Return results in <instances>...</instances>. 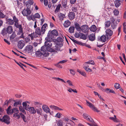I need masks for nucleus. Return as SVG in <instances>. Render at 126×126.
I'll return each mask as SVG.
<instances>
[{"instance_id":"obj_58","label":"nucleus","mask_w":126,"mask_h":126,"mask_svg":"<svg viewBox=\"0 0 126 126\" xmlns=\"http://www.w3.org/2000/svg\"><path fill=\"white\" fill-rule=\"evenodd\" d=\"M66 82L68 83V84L69 85H71V86H73V85L72 84V82L70 80H67L66 81Z\"/></svg>"},{"instance_id":"obj_6","label":"nucleus","mask_w":126,"mask_h":126,"mask_svg":"<svg viewBox=\"0 0 126 126\" xmlns=\"http://www.w3.org/2000/svg\"><path fill=\"white\" fill-rule=\"evenodd\" d=\"M22 14L24 16H27L28 15H30L32 13V11L27 7L26 8H24L22 11Z\"/></svg>"},{"instance_id":"obj_34","label":"nucleus","mask_w":126,"mask_h":126,"mask_svg":"<svg viewBox=\"0 0 126 126\" xmlns=\"http://www.w3.org/2000/svg\"><path fill=\"white\" fill-rule=\"evenodd\" d=\"M75 30V27L74 26L70 27L68 31L70 33H72L74 32Z\"/></svg>"},{"instance_id":"obj_18","label":"nucleus","mask_w":126,"mask_h":126,"mask_svg":"<svg viewBox=\"0 0 126 126\" xmlns=\"http://www.w3.org/2000/svg\"><path fill=\"white\" fill-rule=\"evenodd\" d=\"M88 37L89 40L91 41H93L95 39V35L94 34H90L88 36Z\"/></svg>"},{"instance_id":"obj_48","label":"nucleus","mask_w":126,"mask_h":126,"mask_svg":"<svg viewBox=\"0 0 126 126\" xmlns=\"http://www.w3.org/2000/svg\"><path fill=\"white\" fill-rule=\"evenodd\" d=\"M50 107L51 109H54L56 110H58V107L54 105H51L50 106Z\"/></svg>"},{"instance_id":"obj_41","label":"nucleus","mask_w":126,"mask_h":126,"mask_svg":"<svg viewBox=\"0 0 126 126\" xmlns=\"http://www.w3.org/2000/svg\"><path fill=\"white\" fill-rule=\"evenodd\" d=\"M72 12L74 13H77V7H72L71 8Z\"/></svg>"},{"instance_id":"obj_31","label":"nucleus","mask_w":126,"mask_h":126,"mask_svg":"<svg viewBox=\"0 0 126 126\" xmlns=\"http://www.w3.org/2000/svg\"><path fill=\"white\" fill-rule=\"evenodd\" d=\"M16 37V34L15 32L14 31L10 37V39L11 40H12Z\"/></svg>"},{"instance_id":"obj_24","label":"nucleus","mask_w":126,"mask_h":126,"mask_svg":"<svg viewBox=\"0 0 126 126\" xmlns=\"http://www.w3.org/2000/svg\"><path fill=\"white\" fill-rule=\"evenodd\" d=\"M71 24L70 22L68 20H67L65 21L64 23L63 24L64 26L65 27H67Z\"/></svg>"},{"instance_id":"obj_11","label":"nucleus","mask_w":126,"mask_h":126,"mask_svg":"<svg viewBox=\"0 0 126 126\" xmlns=\"http://www.w3.org/2000/svg\"><path fill=\"white\" fill-rule=\"evenodd\" d=\"M68 17L70 20H72L75 18V13L72 12L70 11L68 15Z\"/></svg>"},{"instance_id":"obj_63","label":"nucleus","mask_w":126,"mask_h":126,"mask_svg":"<svg viewBox=\"0 0 126 126\" xmlns=\"http://www.w3.org/2000/svg\"><path fill=\"white\" fill-rule=\"evenodd\" d=\"M80 74L84 77H86V73L83 71H81V72Z\"/></svg>"},{"instance_id":"obj_19","label":"nucleus","mask_w":126,"mask_h":126,"mask_svg":"<svg viewBox=\"0 0 126 126\" xmlns=\"http://www.w3.org/2000/svg\"><path fill=\"white\" fill-rule=\"evenodd\" d=\"M6 23L9 25H12L14 24V23L13 20L10 18H6Z\"/></svg>"},{"instance_id":"obj_38","label":"nucleus","mask_w":126,"mask_h":126,"mask_svg":"<svg viewBox=\"0 0 126 126\" xmlns=\"http://www.w3.org/2000/svg\"><path fill=\"white\" fill-rule=\"evenodd\" d=\"M11 106H10L7 108L6 110L7 113L8 114H10L11 112V110L10 109L11 108Z\"/></svg>"},{"instance_id":"obj_2","label":"nucleus","mask_w":126,"mask_h":126,"mask_svg":"<svg viewBox=\"0 0 126 126\" xmlns=\"http://www.w3.org/2000/svg\"><path fill=\"white\" fill-rule=\"evenodd\" d=\"M13 27L11 26H8L7 28L5 27L3 29L0 33L3 36H6L7 33L11 34L13 32Z\"/></svg>"},{"instance_id":"obj_25","label":"nucleus","mask_w":126,"mask_h":126,"mask_svg":"<svg viewBox=\"0 0 126 126\" xmlns=\"http://www.w3.org/2000/svg\"><path fill=\"white\" fill-rule=\"evenodd\" d=\"M58 17L59 19L62 21L63 20V18L65 17V15L61 13H60L58 15Z\"/></svg>"},{"instance_id":"obj_23","label":"nucleus","mask_w":126,"mask_h":126,"mask_svg":"<svg viewBox=\"0 0 126 126\" xmlns=\"http://www.w3.org/2000/svg\"><path fill=\"white\" fill-rule=\"evenodd\" d=\"M106 34L109 35L110 36H111L113 34V31L110 29H107L106 31Z\"/></svg>"},{"instance_id":"obj_7","label":"nucleus","mask_w":126,"mask_h":126,"mask_svg":"<svg viewBox=\"0 0 126 126\" xmlns=\"http://www.w3.org/2000/svg\"><path fill=\"white\" fill-rule=\"evenodd\" d=\"M33 50V48L32 46V45H29L27 46L24 51L28 53L32 52Z\"/></svg>"},{"instance_id":"obj_53","label":"nucleus","mask_w":126,"mask_h":126,"mask_svg":"<svg viewBox=\"0 0 126 126\" xmlns=\"http://www.w3.org/2000/svg\"><path fill=\"white\" fill-rule=\"evenodd\" d=\"M76 43L78 44L79 45H81L83 46L85 45V43H83L81 42H78L77 41V42H76Z\"/></svg>"},{"instance_id":"obj_3","label":"nucleus","mask_w":126,"mask_h":126,"mask_svg":"<svg viewBox=\"0 0 126 126\" xmlns=\"http://www.w3.org/2000/svg\"><path fill=\"white\" fill-rule=\"evenodd\" d=\"M58 35V32L56 30H54L52 31L49 30L47 34V36L49 37L54 38V36H57Z\"/></svg>"},{"instance_id":"obj_33","label":"nucleus","mask_w":126,"mask_h":126,"mask_svg":"<svg viewBox=\"0 0 126 126\" xmlns=\"http://www.w3.org/2000/svg\"><path fill=\"white\" fill-rule=\"evenodd\" d=\"M36 112L38 114H39L40 115H41V114L42 110L41 108H39L37 109H36Z\"/></svg>"},{"instance_id":"obj_36","label":"nucleus","mask_w":126,"mask_h":126,"mask_svg":"<svg viewBox=\"0 0 126 126\" xmlns=\"http://www.w3.org/2000/svg\"><path fill=\"white\" fill-rule=\"evenodd\" d=\"M51 47H47L46 50L49 52H54L55 51V50L51 48Z\"/></svg>"},{"instance_id":"obj_12","label":"nucleus","mask_w":126,"mask_h":126,"mask_svg":"<svg viewBox=\"0 0 126 126\" xmlns=\"http://www.w3.org/2000/svg\"><path fill=\"white\" fill-rule=\"evenodd\" d=\"M67 2L66 0L62 1L61 8L64 9H67L68 7V6L67 5Z\"/></svg>"},{"instance_id":"obj_14","label":"nucleus","mask_w":126,"mask_h":126,"mask_svg":"<svg viewBox=\"0 0 126 126\" xmlns=\"http://www.w3.org/2000/svg\"><path fill=\"white\" fill-rule=\"evenodd\" d=\"M42 108L44 111L46 113L50 112V110L47 105H43L42 106Z\"/></svg>"},{"instance_id":"obj_32","label":"nucleus","mask_w":126,"mask_h":126,"mask_svg":"<svg viewBox=\"0 0 126 126\" xmlns=\"http://www.w3.org/2000/svg\"><path fill=\"white\" fill-rule=\"evenodd\" d=\"M92 121H90V122H92V124H90L89 123H87V124L90 126H98L97 125L95 124V123L94 122V121L92 119V120H91Z\"/></svg>"},{"instance_id":"obj_13","label":"nucleus","mask_w":126,"mask_h":126,"mask_svg":"<svg viewBox=\"0 0 126 126\" xmlns=\"http://www.w3.org/2000/svg\"><path fill=\"white\" fill-rule=\"evenodd\" d=\"M25 43L23 40H21L19 41L17 44L18 48L21 49L25 45Z\"/></svg>"},{"instance_id":"obj_62","label":"nucleus","mask_w":126,"mask_h":126,"mask_svg":"<svg viewBox=\"0 0 126 126\" xmlns=\"http://www.w3.org/2000/svg\"><path fill=\"white\" fill-rule=\"evenodd\" d=\"M67 61V60H63L62 61H60L59 62V63H64L66 62Z\"/></svg>"},{"instance_id":"obj_64","label":"nucleus","mask_w":126,"mask_h":126,"mask_svg":"<svg viewBox=\"0 0 126 126\" xmlns=\"http://www.w3.org/2000/svg\"><path fill=\"white\" fill-rule=\"evenodd\" d=\"M70 73L74 75L75 74V71L72 69H70Z\"/></svg>"},{"instance_id":"obj_37","label":"nucleus","mask_w":126,"mask_h":126,"mask_svg":"<svg viewBox=\"0 0 126 126\" xmlns=\"http://www.w3.org/2000/svg\"><path fill=\"white\" fill-rule=\"evenodd\" d=\"M83 68L85 69V70L87 72H92V70L89 68H87V66H84Z\"/></svg>"},{"instance_id":"obj_22","label":"nucleus","mask_w":126,"mask_h":126,"mask_svg":"<svg viewBox=\"0 0 126 126\" xmlns=\"http://www.w3.org/2000/svg\"><path fill=\"white\" fill-rule=\"evenodd\" d=\"M83 116L86 119H87L88 121H92L91 120H92V118L90 117L88 118V115L86 113H84L83 114Z\"/></svg>"},{"instance_id":"obj_54","label":"nucleus","mask_w":126,"mask_h":126,"mask_svg":"<svg viewBox=\"0 0 126 126\" xmlns=\"http://www.w3.org/2000/svg\"><path fill=\"white\" fill-rule=\"evenodd\" d=\"M25 40L26 43L29 42L30 40V37L28 36L25 39Z\"/></svg>"},{"instance_id":"obj_5","label":"nucleus","mask_w":126,"mask_h":126,"mask_svg":"<svg viewBox=\"0 0 126 126\" xmlns=\"http://www.w3.org/2000/svg\"><path fill=\"white\" fill-rule=\"evenodd\" d=\"M45 39L46 40L45 43V45L47 47H51L52 46V43H51L53 40V39L47 36L45 38Z\"/></svg>"},{"instance_id":"obj_20","label":"nucleus","mask_w":126,"mask_h":126,"mask_svg":"<svg viewBox=\"0 0 126 126\" xmlns=\"http://www.w3.org/2000/svg\"><path fill=\"white\" fill-rule=\"evenodd\" d=\"M22 101V100L21 99L19 100L18 101H15V103L14 104V106L16 107L18 105H21Z\"/></svg>"},{"instance_id":"obj_10","label":"nucleus","mask_w":126,"mask_h":126,"mask_svg":"<svg viewBox=\"0 0 126 126\" xmlns=\"http://www.w3.org/2000/svg\"><path fill=\"white\" fill-rule=\"evenodd\" d=\"M89 27L87 25H84L81 27V32L82 31L84 33L87 32L89 30Z\"/></svg>"},{"instance_id":"obj_16","label":"nucleus","mask_w":126,"mask_h":126,"mask_svg":"<svg viewBox=\"0 0 126 126\" xmlns=\"http://www.w3.org/2000/svg\"><path fill=\"white\" fill-rule=\"evenodd\" d=\"M18 112L19 111L17 108H14L12 109L10 114H12L14 113L13 115V117H15V115L17 113H18Z\"/></svg>"},{"instance_id":"obj_60","label":"nucleus","mask_w":126,"mask_h":126,"mask_svg":"<svg viewBox=\"0 0 126 126\" xmlns=\"http://www.w3.org/2000/svg\"><path fill=\"white\" fill-rule=\"evenodd\" d=\"M70 1L71 4H74L75 3L76 0H70Z\"/></svg>"},{"instance_id":"obj_56","label":"nucleus","mask_w":126,"mask_h":126,"mask_svg":"<svg viewBox=\"0 0 126 126\" xmlns=\"http://www.w3.org/2000/svg\"><path fill=\"white\" fill-rule=\"evenodd\" d=\"M62 114L59 112L56 114V115L55 117H57L58 118H60L61 117V115Z\"/></svg>"},{"instance_id":"obj_21","label":"nucleus","mask_w":126,"mask_h":126,"mask_svg":"<svg viewBox=\"0 0 126 126\" xmlns=\"http://www.w3.org/2000/svg\"><path fill=\"white\" fill-rule=\"evenodd\" d=\"M75 27L77 31L81 32V27L78 23L76 22L75 23Z\"/></svg>"},{"instance_id":"obj_59","label":"nucleus","mask_w":126,"mask_h":126,"mask_svg":"<svg viewBox=\"0 0 126 126\" xmlns=\"http://www.w3.org/2000/svg\"><path fill=\"white\" fill-rule=\"evenodd\" d=\"M110 20L111 21V23H112L115 22V19L113 17H111L110 18Z\"/></svg>"},{"instance_id":"obj_15","label":"nucleus","mask_w":126,"mask_h":126,"mask_svg":"<svg viewBox=\"0 0 126 126\" xmlns=\"http://www.w3.org/2000/svg\"><path fill=\"white\" fill-rule=\"evenodd\" d=\"M25 110L28 111H29L31 113L35 114L36 112V111L33 107H30V108H26Z\"/></svg>"},{"instance_id":"obj_61","label":"nucleus","mask_w":126,"mask_h":126,"mask_svg":"<svg viewBox=\"0 0 126 126\" xmlns=\"http://www.w3.org/2000/svg\"><path fill=\"white\" fill-rule=\"evenodd\" d=\"M74 35L76 37L78 38L79 37L80 35L78 32H77L75 33Z\"/></svg>"},{"instance_id":"obj_8","label":"nucleus","mask_w":126,"mask_h":126,"mask_svg":"<svg viewBox=\"0 0 126 126\" xmlns=\"http://www.w3.org/2000/svg\"><path fill=\"white\" fill-rule=\"evenodd\" d=\"M86 103L87 106H89L90 108L92 109L94 111H96L97 112L100 111L97 109L91 103L88 101L86 100Z\"/></svg>"},{"instance_id":"obj_44","label":"nucleus","mask_w":126,"mask_h":126,"mask_svg":"<svg viewBox=\"0 0 126 126\" xmlns=\"http://www.w3.org/2000/svg\"><path fill=\"white\" fill-rule=\"evenodd\" d=\"M42 53L40 51H37L35 52V54L37 56H40L42 55Z\"/></svg>"},{"instance_id":"obj_57","label":"nucleus","mask_w":126,"mask_h":126,"mask_svg":"<svg viewBox=\"0 0 126 126\" xmlns=\"http://www.w3.org/2000/svg\"><path fill=\"white\" fill-rule=\"evenodd\" d=\"M5 17V15L1 12H0V18H3Z\"/></svg>"},{"instance_id":"obj_30","label":"nucleus","mask_w":126,"mask_h":126,"mask_svg":"<svg viewBox=\"0 0 126 126\" xmlns=\"http://www.w3.org/2000/svg\"><path fill=\"white\" fill-rule=\"evenodd\" d=\"M114 117H110L109 118V119L113 120L115 122H119L118 121L116 118V116L115 115H114Z\"/></svg>"},{"instance_id":"obj_51","label":"nucleus","mask_w":126,"mask_h":126,"mask_svg":"<svg viewBox=\"0 0 126 126\" xmlns=\"http://www.w3.org/2000/svg\"><path fill=\"white\" fill-rule=\"evenodd\" d=\"M57 40L59 42H62L63 41V39L61 37H58L57 38Z\"/></svg>"},{"instance_id":"obj_49","label":"nucleus","mask_w":126,"mask_h":126,"mask_svg":"<svg viewBox=\"0 0 126 126\" xmlns=\"http://www.w3.org/2000/svg\"><path fill=\"white\" fill-rule=\"evenodd\" d=\"M33 16L36 18H40V15L38 13H37L35 14Z\"/></svg>"},{"instance_id":"obj_1","label":"nucleus","mask_w":126,"mask_h":126,"mask_svg":"<svg viewBox=\"0 0 126 126\" xmlns=\"http://www.w3.org/2000/svg\"><path fill=\"white\" fill-rule=\"evenodd\" d=\"M47 24H44L42 26L40 30L39 27H37L36 29L35 33L38 35H40L42 34H43L45 32V31L47 29Z\"/></svg>"},{"instance_id":"obj_39","label":"nucleus","mask_w":126,"mask_h":126,"mask_svg":"<svg viewBox=\"0 0 126 126\" xmlns=\"http://www.w3.org/2000/svg\"><path fill=\"white\" fill-rule=\"evenodd\" d=\"M22 105L23 107L24 108V109H25L26 108H30V107L29 105H28L27 104L26 102H23L22 103Z\"/></svg>"},{"instance_id":"obj_4","label":"nucleus","mask_w":126,"mask_h":126,"mask_svg":"<svg viewBox=\"0 0 126 126\" xmlns=\"http://www.w3.org/2000/svg\"><path fill=\"white\" fill-rule=\"evenodd\" d=\"M10 117L7 115H4L2 119L0 118V121L2 122H4L7 125L10 123Z\"/></svg>"},{"instance_id":"obj_9","label":"nucleus","mask_w":126,"mask_h":126,"mask_svg":"<svg viewBox=\"0 0 126 126\" xmlns=\"http://www.w3.org/2000/svg\"><path fill=\"white\" fill-rule=\"evenodd\" d=\"M15 27L17 28H19V32H18L17 34H20L22 32V28L21 25L19 24L18 22H15L14 24Z\"/></svg>"},{"instance_id":"obj_45","label":"nucleus","mask_w":126,"mask_h":126,"mask_svg":"<svg viewBox=\"0 0 126 126\" xmlns=\"http://www.w3.org/2000/svg\"><path fill=\"white\" fill-rule=\"evenodd\" d=\"M111 24V22L110 21H108L105 23V25L106 27H109Z\"/></svg>"},{"instance_id":"obj_47","label":"nucleus","mask_w":126,"mask_h":126,"mask_svg":"<svg viewBox=\"0 0 126 126\" xmlns=\"http://www.w3.org/2000/svg\"><path fill=\"white\" fill-rule=\"evenodd\" d=\"M13 19L14 23V22H15L18 21V18H17L15 16H13Z\"/></svg>"},{"instance_id":"obj_35","label":"nucleus","mask_w":126,"mask_h":126,"mask_svg":"<svg viewBox=\"0 0 126 126\" xmlns=\"http://www.w3.org/2000/svg\"><path fill=\"white\" fill-rule=\"evenodd\" d=\"M79 33L80 34V37L83 40H85L86 39V36L84 34L80 32Z\"/></svg>"},{"instance_id":"obj_26","label":"nucleus","mask_w":126,"mask_h":126,"mask_svg":"<svg viewBox=\"0 0 126 126\" xmlns=\"http://www.w3.org/2000/svg\"><path fill=\"white\" fill-rule=\"evenodd\" d=\"M115 6L116 7H118L121 4V1L119 0H116L114 1Z\"/></svg>"},{"instance_id":"obj_52","label":"nucleus","mask_w":126,"mask_h":126,"mask_svg":"<svg viewBox=\"0 0 126 126\" xmlns=\"http://www.w3.org/2000/svg\"><path fill=\"white\" fill-rule=\"evenodd\" d=\"M60 63L59 62L55 64V66L59 68H62V66L60 64Z\"/></svg>"},{"instance_id":"obj_28","label":"nucleus","mask_w":126,"mask_h":126,"mask_svg":"<svg viewBox=\"0 0 126 126\" xmlns=\"http://www.w3.org/2000/svg\"><path fill=\"white\" fill-rule=\"evenodd\" d=\"M61 6L60 4H59L57 5L54 11L56 13H57L60 11V7H61Z\"/></svg>"},{"instance_id":"obj_42","label":"nucleus","mask_w":126,"mask_h":126,"mask_svg":"<svg viewBox=\"0 0 126 126\" xmlns=\"http://www.w3.org/2000/svg\"><path fill=\"white\" fill-rule=\"evenodd\" d=\"M42 55L45 57H47L49 55V53L47 52L46 51L42 52Z\"/></svg>"},{"instance_id":"obj_27","label":"nucleus","mask_w":126,"mask_h":126,"mask_svg":"<svg viewBox=\"0 0 126 126\" xmlns=\"http://www.w3.org/2000/svg\"><path fill=\"white\" fill-rule=\"evenodd\" d=\"M89 29L90 31L94 32L96 30L97 28L95 25H93L91 26Z\"/></svg>"},{"instance_id":"obj_43","label":"nucleus","mask_w":126,"mask_h":126,"mask_svg":"<svg viewBox=\"0 0 126 126\" xmlns=\"http://www.w3.org/2000/svg\"><path fill=\"white\" fill-rule=\"evenodd\" d=\"M63 122L61 120H59L57 123V125L58 126H63Z\"/></svg>"},{"instance_id":"obj_17","label":"nucleus","mask_w":126,"mask_h":126,"mask_svg":"<svg viewBox=\"0 0 126 126\" xmlns=\"http://www.w3.org/2000/svg\"><path fill=\"white\" fill-rule=\"evenodd\" d=\"M98 41H102L105 42L106 41V37L104 35H102L101 36H99L97 39Z\"/></svg>"},{"instance_id":"obj_40","label":"nucleus","mask_w":126,"mask_h":126,"mask_svg":"<svg viewBox=\"0 0 126 126\" xmlns=\"http://www.w3.org/2000/svg\"><path fill=\"white\" fill-rule=\"evenodd\" d=\"M111 26L113 29L115 28L117 26V23L116 21L111 24Z\"/></svg>"},{"instance_id":"obj_50","label":"nucleus","mask_w":126,"mask_h":126,"mask_svg":"<svg viewBox=\"0 0 126 126\" xmlns=\"http://www.w3.org/2000/svg\"><path fill=\"white\" fill-rule=\"evenodd\" d=\"M120 84L119 83H115L114 85V87L117 89H118L119 88H120Z\"/></svg>"},{"instance_id":"obj_46","label":"nucleus","mask_w":126,"mask_h":126,"mask_svg":"<svg viewBox=\"0 0 126 126\" xmlns=\"http://www.w3.org/2000/svg\"><path fill=\"white\" fill-rule=\"evenodd\" d=\"M47 49V47L45 45L41 47V50L42 51H45Z\"/></svg>"},{"instance_id":"obj_29","label":"nucleus","mask_w":126,"mask_h":126,"mask_svg":"<svg viewBox=\"0 0 126 126\" xmlns=\"http://www.w3.org/2000/svg\"><path fill=\"white\" fill-rule=\"evenodd\" d=\"M29 37L31 38V39L32 40L33 39V37L36 38L38 37L37 35L34 34L33 33H32L31 34H29L28 35Z\"/></svg>"},{"instance_id":"obj_55","label":"nucleus","mask_w":126,"mask_h":126,"mask_svg":"<svg viewBox=\"0 0 126 126\" xmlns=\"http://www.w3.org/2000/svg\"><path fill=\"white\" fill-rule=\"evenodd\" d=\"M114 15H115L117 16L119 14V12L117 10H115L114 11Z\"/></svg>"}]
</instances>
